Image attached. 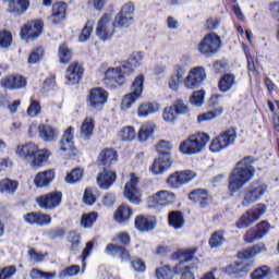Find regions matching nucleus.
<instances>
[{
    "label": "nucleus",
    "mask_w": 279,
    "mask_h": 279,
    "mask_svg": "<svg viewBox=\"0 0 279 279\" xmlns=\"http://www.w3.org/2000/svg\"><path fill=\"white\" fill-rule=\"evenodd\" d=\"M43 56H45V50L43 48H37L29 54L28 64H36V62L43 60Z\"/></svg>",
    "instance_id": "e2e57ef3"
},
{
    "label": "nucleus",
    "mask_w": 279,
    "mask_h": 279,
    "mask_svg": "<svg viewBox=\"0 0 279 279\" xmlns=\"http://www.w3.org/2000/svg\"><path fill=\"white\" fill-rule=\"evenodd\" d=\"M206 82V70L203 66L192 68L183 81V86L193 90L199 88Z\"/></svg>",
    "instance_id": "9b49d317"
},
{
    "label": "nucleus",
    "mask_w": 279,
    "mask_h": 279,
    "mask_svg": "<svg viewBox=\"0 0 279 279\" xmlns=\"http://www.w3.org/2000/svg\"><path fill=\"white\" fill-rule=\"evenodd\" d=\"M177 120L178 111L173 108V106L167 107L163 110V121H166V123H175Z\"/></svg>",
    "instance_id": "4d7b16f0"
},
{
    "label": "nucleus",
    "mask_w": 279,
    "mask_h": 279,
    "mask_svg": "<svg viewBox=\"0 0 279 279\" xmlns=\"http://www.w3.org/2000/svg\"><path fill=\"white\" fill-rule=\"evenodd\" d=\"M172 108H174V111H177L178 114H186L189 113V106L184 104V100H177Z\"/></svg>",
    "instance_id": "774afa93"
},
{
    "label": "nucleus",
    "mask_w": 279,
    "mask_h": 279,
    "mask_svg": "<svg viewBox=\"0 0 279 279\" xmlns=\"http://www.w3.org/2000/svg\"><path fill=\"white\" fill-rule=\"evenodd\" d=\"M12 45V34L8 31L0 32V47L8 49Z\"/></svg>",
    "instance_id": "bf43d9fd"
},
{
    "label": "nucleus",
    "mask_w": 279,
    "mask_h": 279,
    "mask_svg": "<svg viewBox=\"0 0 279 279\" xmlns=\"http://www.w3.org/2000/svg\"><path fill=\"white\" fill-rule=\"evenodd\" d=\"M36 204L44 210H56L62 204V192H50L36 198Z\"/></svg>",
    "instance_id": "ddd939ff"
},
{
    "label": "nucleus",
    "mask_w": 279,
    "mask_h": 279,
    "mask_svg": "<svg viewBox=\"0 0 279 279\" xmlns=\"http://www.w3.org/2000/svg\"><path fill=\"white\" fill-rule=\"evenodd\" d=\"M265 193H267V184L263 182H253L240 192L239 198L241 205L243 208H247L248 206H252V204H256V202L263 199Z\"/></svg>",
    "instance_id": "7ed1b4c3"
},
{
    "label": "nucleus",
    "mask_w": 279,
    "mask_h": 279,
    "mask_svg": "<svg viewBox=\"0 0 279 279\" xmlns=\"http://www.w3.org/2000/svg\"><path fill=\"white\" fill-rule=\"evenodd\" d=\"M262 238L258 236V231L256 229H250L244 235L245 243H254V241H260Z\"/></svg>",
    "instance_id": "69168bd1"
},
{
    "label": "nucleus",
    "mask_w": 279,
    "mask_h": 279,
    "mask_svg": "<svg viewBox=\"0 0 279 279\" xmlns=\"http://www.w3.org/2000/svg\"><path fill=\"white\" fill-rule=\"evenodd\" d=\"M108 102V92L101 87H95L90 89L88 94L87 104L90 108L99 110Z\"/></svg>",
    "instance_id": "dca6fc26"
},
{
    "label": "nucleus",
    "mask_w": 279,
    "mask_h": 279,
    "mask_svg": "<svg viewBox=\"0 0 279 279\" xmlns=\"http://www.w3.org/2000/svg\"><path fill=\"white\" fill-rule=\"evenodd\" d=\"M270 276L271 269L268 268V266H262L251 274L252 279H266L269 278Z\"/></svg>",
    "instance_id": "3c124183"
},
{
    "label": "nucleus",
    "mask_w": 279,
    "mask_h": 279,
    "mask_svg": "<svg viewBox=\"0 0 279 279\" xmlns=\"http://www.w3.org/2000/svg\"><path fill=\"white\" fill-rule=\"evenodd\" d=\"M80 274V266L72 265L66 267L65 269L61 270L59 274V278H72V276H76Z\"/></svg>",
    "instance_id": "13d9d810"
},
{
    "label": "nucleus",
    "mask_w": 279,
    "mask_h": 279,
    "mask_svg": "<svg viewBox=\"0 0 279 279\" xmlns=\"http://www.w3.org/2000/svg\"><path fill=\"white\" fill-rule=\"evenodd\" d=\"M145 83V76L140 74L132 83L131 93L124 95L121 101L122 110H130L138 99L143 97V84Z\"/></svg>",
    "instance_id": "39448f33"
},
{
    "label": "nucleus",
    "mask_w": 279,
    "mask_h": 279,
    "mask_svg": "<svg viewBox=\"0 0 279 279\" xmlns=\"http://www.w3.org/2000/svg\"><path fill=\"white\" fill-rule=\"evenodd\" d=\"M16 189H19V181L10 179H2L0 181V193H8L9 195H12L16 193Z\"/></svg>",
    "instance_id": "ea45409f"
},
{
    "label": "nucleus",
    "mask_w": 279,
    "mask_h": 279,
    "mask_svg": "<svg viewBox=\"0 0 279 279\" xmlns=\"http://www.w3.org/2000/svg\"><path fill=\"white\" fill-rule=\"evenodd\" d=\"M156 150L158 151L159 156H162V154H170L171 144L168 141L161 140L157 144Z\"/></svg>",
    "instance_id": "0e129e2a"
},
{
    "label": "nucleus",
    "mask_w": 279,
    "mask_h": 279,
    "mask_svg": "<svg viewBox=\"0 0 279 279\" xmlns=\"http://www.w3.org/2000/svg\"><path fill=\"white\" fill-rule=\"evenodd\" d=\"M167 184L170 186V189H180V186H184L182 183V177L180 174V171L172 173L167 179Z\"/></svg>",
    "instance_id": "864d4df0"
},
{
    "label": "nucleus",
    "mask_w": 279,
    "mask_h": 279,
    "mask_svg": "<svg viewBox=\"0 0 279 279\" xmlns=\"http://www.w3.org/2000/svg\"><path fill=\"white\" fill-rule=\"evenodd\" d=\"M234 141H236V131L234 129H228L211 141L209 150L213 154H219V151H223V149H228L230 145H233Z\"/></svg>",
    "instance_id": "6e6552de"
},
{
    "label": "nucleus",
    "mask_w": 279,
    "mask_h": 279,
    "mask_svg": "<svg viewBox=\"0 0 279 279\" xmlns=\"http://www.w3.org/2000/svg\"><path fill=\"white\" fill-rule=\"evenodd\" d=\"M156 129H157V126H156V123H154V122L144 123L137 133V138H138L140 143H147V141H149L150 136H154Z\"/></svg>",
    "instance_id": "2f4dec72"
},
{
    "label": "nucleus",
    "mask_w": 279,
    "mask_h": 279,
    "mask_svg": "<svg viewBox=\"0 0 279 279\" xmlns=\"http://www.w3.org/2000/svg\"><path fill=\"white\" fill-rule=\"evenodd\" d=\"M271 229V225L267 221H262L257 225L256 229L257 230V235L262 239L265 238L266 234L269 233V230Z\"/></svg>",
    "instance_id": "052dcab7"
},
{
    "label": "nucleus",
    "mask_w": 279,
    "mask_h": 279,
    "mask_svg": "<svg viewBox=\"0 0 279 279\" xmlns=\"http://www.w3.org/2000/svg\"><path fill=\"white\" fill-rule=\"evenodd\" d=\"M156 112H160V104L156 101L142 102L137 107V117L141 119L156 114Z\"/></svg>",
    "instance_id": "393cba45"
},
{
    "label": "nucleus",
    "mask_w": 279,
    "mask_h": 279,
    "mask_svg": "<svg viewBox=\"0 0 279 279\" xmlns=\"http://www.w3.org/2000/svg\"><path fill=\"white\" fill-rule=\"evenodd\" d=\"M82 75H84V68H82L78 62H73L66 70L65 82L69 86H73V84H80Z\"/></svg>",
    "instance_id": "aec40b11"
},
{
    "label": "nucleus",
    "mask_w": 279,
    "mask_h": 279,
    "mask_svg": "<svg viewBox=\"0 0 279 279\" xmlns=\"http://www.w3.org/2000/svg\"><path fill=\"white\" fill-rule=\"evenodd\" d=\"M206 82V70L203 66L192 68L183 81V86L193 90L199 88Z\"/></svg>",
    "instance_id": "f8f14e48"
},
{
    "label": "nucleus",
    "mask_w": 279,
    "mask_h": 279,
    "mask_svg": "<svg viewBox=\"0 0 279 279\" xmlns=\"http://www.w3.org/2000/svg\"><path fill=\"white\" fill-rule=\"evenodd\" d=\"M95 130V119L87 117L81 125V138H90Z\"/></svg>",
    "instance_id": "f704fd0d"
},
{
    "label": "nucleus",
    "mask_w": 279,
    "mask_h": 279,
    "mask_svg": "<svg viewBox=\"0 0 279 279\" xmlns=\"http://www.w3.org/2000/svg\"><path fill=\"white\" fill-rule=\"evenodd\" d=\"M59 58L62 64H69L71 62V58H73V53L66 44H62L59 46Z\"/></svg>",
    "instance_id": "49530a36"
},
{
    "label": "nucleus",
    "mask_w": 279,
    "mask_h": 279,
    "mask_svg": "<svg viewBox=\"0 0 279 279\" xmlns=\"http://www.w3.org/2000/svg\"><path fill=\"white\" fill-rule=\"evenodd\" d=\"M235 84L233 74H225L218 83V88L221 93H228L234 88Z\"/></svg>",
    "instance_id": "4c0bfd02"
},
{
    "label": "nucleus",
    "mask_w": 279,
    "mask_h": 279,
    "mask_svg": "<svg viewBox=\"0 0 279 279\" xmlns=\"http://www.w3.org/2000/svg\"><path fill=\"white\" fill-rule=\"evenodd\" d=\"M265 213H267V207H265V205H256L255 207L244 213L240 217L235 226L236 228H239V230L250 228V226H252V223H255V221H258V219H260L263 215H265Z\"/></svg>",
    "instance_id": "1a4fd4ad"
},
{
    "label": "nucleus",
    "mask_w": 279,
    "mask_h": 279,
    "mask_svg": "<svg viewBox=\"0 0 279 279\" xmlns=\"http://www.w3.org/2000/svg\"><path fill=\"white\" fill-rule=\"evenodd\" d=\"M73 149V128H68L60 141V151H71Z\"/></svg>",
    "instance_id": "72a5a7b5"
},
{
    "label": "nucleus",
    "mask_w": 279,
    "mask_h": 279,
    "mask_svg": "<svg viewBox=\"0 0 279 279\" xmlns=\"http://www.w3.org/2000/svg\"><path fill=\"white\" fill-rule=\"evenodd\" d=\"M50 157H51V150H49L47 148L39 149L37 147V151L34 155V157L29 163L31 168L32 169H40V167H43V165H45V162H47Z\"/></svg>",
    "instance_id": "a878e982"
},
{
    "label": "nucleus",
    "mask_w": 279,
    "mask_h": 279,
    "mask_svg": "<svg viewBox=\"0 0 279 279\" xmlns=\"http://www.w3.org/2000/svg\"><path fill=\"white\" fill-rule=\"evenodd\" d=\"M223 114V107L214 108L211 111H207L198 116V123H203L204 121H213V119H217V117H221Z\"/></svg>",
    "instance_id": "c03bdc74"
},
{
    "label": "nucleus",
    "mask_w": 279,
    "mask_h": 279,
    "mask_svg": "<svg viewBox=\"0 0 279 279\" xmlns=\"http://www.w3.org/2000/svg\"><path fill=\"white\" fill-rule=\"evenodd\" d=\"M141 179L136 174L131 173L129 175V181L125 183L123 195L131 204H141L142 193L138 184Z\"/></svg>",
    "instance_id": "9d476101"
},
{
    "label": "nucleus",
    "mask_w": 279,
    "mask_h": 279,
    "mask_svg": "<svg viewBox=\"0 0 279 279\" xmlns=\"http://www.w3.org/2000/svg\"><path fill=\"white\" fill-rule=\"evenodd\" d=\"M206 95V92L199 89L193 93V95L190 97V102L192 106H195L196 108H201V106H204V97Z\"/></svg>",
    "instance_id": "5fc2aeb1"
},
{
    "label": "nucleus",
    "mask_w": 279,
    "mask_h": 279,
    "mask_svg": "<svg viewBox=\"0 0 279 279\" xmlns=\"http://www.w3.org/2000/svg\"><path fill=\"white\" fill-rule=\"evenodd\" d=\"M94 25H95V22L93 20L87 21V23L85 24L84 28L82 29L78 36L80 43H86V40L90 38V34H93Z\"/></svg>",
    "instance_id": "de8ad7c7"
},
{
    "label": "nucleus",
    "mask_w": 279,
    "mask_h": 279,
    "mask_svg": "<svg viewBox=\"0 0 279 279\" xmlns=\"http://www.w3.org/2000/svg\"><path fill=\"white\" fill-rule=\"evenodd\" d=\"M181 179H182V184H189V182H192V180H195L197 178V173H195L193 170H184V171H179Z\"/></svg>",
    "instance_id": "680f3d73"
},
{
    "label": "nucleus",
    "mask_w": 279,
    "mask_h": 279,
    "mask_svg": "<svg viewBox=\"0 0 279 279\" xmlns=\"http://www.w3.org/2000/svg\"><path fill=\"white\" fill-rule=\"evenodd\" d=\"M175 203V194L167 190H161L149 197L151 208H165Z\"/></svg>",
    "instance_id": "2eb2a0df"
},
{
    "label": "nucleus",
    "mask_w": 279,
    "mask_h": 279,
    "mask_svg": "<svg viewBox=\"0 0 279 279\" xmlns=\"http://www.w3.org/2000/svg\"><path fill=\"white\" fill-rule=\"evenodd\" d=\"M39 112H40V102L36 100H32L27 109L28 117H38Z\"/></svg>",
    "instance_id": "338daca9"
},
{
    "label": "nucleus",
    "mask_w": 279,
    "mask_h": 279,
    "mask_svg": "<svg viewBox=\"0 0 279 279\" xmlns=\"http://www.w3.org/2000/svg\"><path fill=\"white\" fill-rule=\"evenodd\" d=\"M114 182H117V172L112 170L105 169L97 177V184L104 191H108V189H110Z\"/></svg>",
    "instance_id": "412c9836"
},
{
    "label": "nucleus",
    "mask_w": 279,
    "mask_h": 279,
    "mask_svg": "<svg viewBox=\"0 0 279 279\" xmlns=\"http://www.w3.org/2000/svg\"><path fill=\"white\" fill-rule=\"evenodd\" d=\"M210 141V136L206 133L192 134L180 144L181 154H186L187 156H193L199 154L206 149V145Z\"/></svg>",
    "instance_id": "f03ea898"
},
{
    "label": "nucleus",
    "mask_w": 279,
    "mask_h": 279,
    "mask_svg": "<svg viewBox=\"0 0 279 279\" xmlns=\"http://www.w3.org/2000/svg\"><path fill=\"white\" fill-rule=\"evenodd\" d=\"M134 71L130 65L109 68L105 73V82L109 88H117L125 84V77L132 75Z\"/></svg>",
    "instance_id": "20e7f679"
},
{
    "label": "nucleus",
    "mask_w": 279,
    "mask_h": 279,
    "mask_svg": "<svg viewBox=\"0 0 279 279\" xmlns=\"http://www.w3.org/2000/svg\"><path fill=\"white\" fill-rule=\"evenodd\" d=\"M252 269L250 264L234 263L226 268L229 276H241V274H247Z\"/></svg>",
    "instance_id": "c9c22d12"
},
{
    "label": "nucleus",
    "mask_w": 279,
    "mask_h": 279,
    "mask_svg": "<svg viewBox=\"0 0 279 279\" xmlns=\"http://www.w3.org/2000/svg\"><path fill=\"white\" fill-rule=\"evenodd\" d=\"M114 20H112V14L105 13L97 22L96 26V36H98L99 40H112L114 36Z\"/></svg>",
    "instance_id": "0eeeda50"
},
{
    "label": "nucleus",
    "mask_w": 279,
    "mask_h": 279,
    "mask_svg": "<svg viewBox=\"0 0 279 279\" xmlns=\"http://www.w3.org/2000/svg\"><path fill=\"white\" fill-rule=\"evenodd\" d=\"M38 132L39 138H41L44 143H53L54 141H58V136H60V132L49 124H39Z\"/></svg>",
    "instance_id": "5701e85b"
},
{
    "label": "nucleus",
    "mask_w": 279,
    "mask_h": 279,
    "mask_svg": "<svg viewBox=\"0 0 279 279\" xmlns=\"http://www.w3.org/2000/svg\"><path fill=\"white\" fill-rule=\"evenodd\" d=\"M29 8V0H11L9 2V10L13 12V14H25L27 9Z\"/></svg>",
    "instance_id": "473e14b6"
},
{
    "label": "nucleus",
    "mask_w": 279,
    "mask_h": 279,
    "mask_svg": "<svg viewBox=\"0 0 279 279\" xmlns=\"http://www.w3.org/2000/svg\"><path fill=\"white\" fill-rule=\"evenodd\" d=\"M196 253L197 247L181 250L173 255V258H177L178 260H180V263H186L191 260V258H193Z\"/></svg>",
    "instance_id": "37998d69"
},
{
    "label": "nucleus",
    "mask_w": 279,
    "mask_h": 279,
    "mask_svg": "<svg viewBox=\"0 0 279 279\" xmlns=\"http://www.w3.org/2000/svg\"><path fill=\"white\" fill-rule=\"evenodd\" d=\"M263 252H267V246L265 244H255L244 251L238 252V258L242 260H250V258H254V256H258V254H263Z\"/></svg>",
    "instance_id": "bb28decb"
},
{
    "label": "nucleus",
    "mask_w": 279,
    "mask_h": 279,
    "mask_svg": "<svg viewBox=\"0 0 279 279\" xmlns=\"http://www.w3.org/2000/svg\"><path fill=\"white\" fill-rule=\"evenodd\" d=\"M226 242V238H223V231H216L213 233L211 238L209 239L210 247H221V244Z\"/></svg>",
    "instance_id": "6e6d98bb"
},
{
    "label": "nucleus",
    "mask_w": 279,
    "mask_h": 279,
    "mask_svg": "<svg viewBox=\"0 0 279 279\" xmlns=\"http://www.w3.org/2000/svg\"><path fill=\"white\" fill-rule=\"evenodd\" d=\"M84 178V169L82 168H74L70 173L65 177L66 184H75L80 182Z\"/></svg>",
    "instance_id": "a18cd8bd"
},
{
    "label": "nucleus",
    "mask_w": 279,
    "mask_h": 279,
    "mask_svg": "<svg viewBox=\"0 0 279 279\" xmlns=\"http://www.w3.org/2000/svg\"><path fill=\"white\" fill-rule=\"evenodd\" d=\"M54 178L56 171L48 169L36 174L34 184L37 189H45V186H49L53 182Z\"/></svg>",
    "instance_id": "b1692460"
},
{
    "label": "nucleus",
    "mask_w": 279,
    "mask_h": 279,
    "mask_svg": "<svg viewBox=\"0 0 279 279\" xmlns=\"http://www.w3.org/2000/svg\"><path fill=\"white\" fill-rule=\"evenodd\" d=\"M36 151H38V145L34 143H26L24 145L17 146L15 154L19 156V158L29 160L36 156Z\"/></svg>",
    "instance_id": "c85d7f7f"
},
{
    "label": "nucleus",
    "mask_w": 279,
    "mask_h": 279,
    "mask_svg": "<svg viewBox=\"0 0 279 279\" xmlns=\"http://www.w3.org/2000/svg\"><path fill=\"white\" fill-rule=\"evenodd\" d=\"M32 279H53L56 278L57 274L53 272H46L38 268H33L29 272Z\"/></svg>",
    "instance_id": "09e8293b"
},
{
    "label": "nucleus",
    "mask_w": 279,
    "mask_h": 279,
    "mask_svg": "<svg viewBox=\"0 0 279 279\" xmlns=\"http://www.w3.org/2000/svg\"><path fill=\"white\" fill-rule=\"evenodd\" d=\"M191 266H183L182 263L177 265L174 269L169 266H163L156 270V277L158 279H173L175 274H181V279H195V274L191 271Z\"/></svg>",
    "instance_id": "423d86ee"
},
{
    "label": "nucleus",
    "mask_w": 279,
    "mask_h": 279,
    "mask_svg": "<svg viewBox=\"0 0 279 279\" xmlns=\"http://www.w3.org/2000/svg\"><path fill=\"white\" fill-rule=\"evenodd\" d=\"M151 171L155 175H162L165 171L171 169V153L159 155L153 162Z\"/></svg>",
    "instance_id": "6ab92c4d"
},
{
    "label": "nucleus",
    "mask_w": 279,
    "mask_h": 279,
    "mask_svg": "<svg viewBox=\"0 0 279 279\" xmlns=\"http://www.w3.org/2000/svg\"><path fill=\"white\" fill-rule=\"evenodd\" d=\"M254 178V167H252V158L245 157L236 163L234 170L229 177L230 193H238L241 191L250 180Z\"/></svg>",
    "instance_id": "f257e3e1"
},
{
    "label": "nucleus",
    "mask_w": 279,
    "mask_h": 279,
    "mask_svg": "<svg viewBox=\"0 0 279 279\" xmlns=\"http://www.w3.org/2000/svg\"><path fill=\"white\" fill-rule=\"evenodd\" d=\"M132 15H123L122 13H118L113 23L116 27H130V25H132Z\"/></svg>",
    "instance_id": "8fccbe9b"
},
{
    "label": "nucleus",
    "mask_w": 279,
    "mask_h": 279,
    "mask_svg": "<svg viewBox=\"0 0 279 279\" xmlns=\"http://www.w3.org/2000/svg\"><path fill=\"white\" fill-rule=\"evenodd\" d=\"M66 16V3L57 2L52 5V13L49 16L50 23L54 25L60 23V21H64Z\"/></svg>",
    "instance_id": "c756f323"
},
{
    "label": "nucleus",
    "mask_w": 279,
    "mask_h": 279,
    "mask_svg": "<svg viewBox=\"0 0 279 279\" xmlns=\"http://www.w3.org/2000/svg\"><path fill=\"white\" fill-rule=\"evenodd\" d=\"M117 160H119V156L114 149L110 148L102 149L98 156V165L102 167H111Z\"/></svg>",
    "instance_id": "cd10ccee"
},
{
    "label": "nucleus",
    "mask_w": 279,
    "mask_h": 279,
    "mask_svg": "<svg viewBox=\"0 0 279 279\" xmlns=\"http://www.w3.org/2000/svg\"><path fill=\"white\" fill-rule=\"evenodd\" d=\"M118 138L124 143L134 141L136 138V130L133 126H124L119 131Z\"/></svg>",
    "instance_id": "79ce46f5"
},
{
    "label": "nucleus",
    "mask_w": 279,
    "mask_h": 279,
    "mask_svg": "<svg viewBox=\"0 0 279 279\" xmlns=\"http://www.w3.org/2000/svg\"><path fill=\"white\" fill-rule=\"evenodd\" d=\"M97 213L95 211L84 214L81 218L82 228H93V225L97 221Z\"/></svg>",
    "instance_id": "603ef678"
},
{
    "label": "nucleus",
    "mask_w": 279,
    "mask_h": 279,
    "mask_svg": "<svg viewBox=\"0 0 279 279\" xmlns=\"http://www.w3.org/2000/svg\"><path fill=\"white\" fill-rule=\"evenodd\" d=\"M43 34V21H32L25 24L21 29L22 40H34Z\"/></svg>",
    "instance_id": "f3484780"
},
{
    "label": "nucleus",
    "mask_w": 279,
    "mask_h": 279,
    "mask_svg": "<svg viewBox=\"0 0 279 279\" xmlns=\"http://www.w3.org/2000/svg\"><path fill=\"white\" fill-rule=\"evenodd\" d=\"M24 221L32 226H49L51 223V216L44 213H28L24 215Z\"/></svg>",
    "instance_id": "4be33fe9"
},
{
    "label": "nucleus",
    "mask_w": 279,
    "mask_h": 279,
    "mask_svg": "<svg viewBox=\"0 0 279 279\" xmlns=\"http://www.w3.org/2000/svg\"><path fill=\"white\" fill-rule=\"evenodd\" d=\"M221 47V37L217 34L211 33L204 37V39L198 45V51L204 56H214L219 51Z\"/></svg>",
    "instance_id": "4468645a"
},
{
    "label": "nucleus",
    "mask_w": 279,
    "mask_h": 279,
    "mask_svg": "<svg viewBox=\"0 0 279 279\" xmlns=\"http://www.w3.org/2000/svg\"><path fill=\"white\" fill-rule=\"evenodd\" d=\"M135 228H137L140 232H149L156 228V220L151 217L140 215L135 218Z\"/></svg>",
    "instance_id": "7c9ffc66"
},
{
    "label": "nucleus",
    "mask_w": 279,
    "mask_h": 279,
    "mask_svg": "<svg viewBox=\"0 0 279 279\" xmlns=\"http://www.w3.org/2000/svg\"><path fill=\"white\" fill-rule=\"evenodd\" d=\"M189 199L196 202V204H201V206H206V204H208V199H210V196L206 190H194L192 193H190Z\"/></svg>",
    "instance_id": "e433bc0d"
},
{
    "label": "nucleus",
    "mask_w": 279,
    "mask_h": 279,
    "mask_svg": "<svg viewBox=\"0 0 279 279\" xmlns=\"http://www.w3.org/2000/svg\"><path fill=\"white\" fill-rule=\"evenodd\" d=\"M2 88H9L10 90H19L27 86V78L23 75H9L0 81Z\"/></svg>",
    "instance_id": "a211bd4d"
},
{
    "label": "nucleus",
    "mask_w": 279,
    "mask_h": 279,
    "mask_svg": "<svg viewBox=\"0 0 279 279\" xmlns=\"http://www.w3.org/2000/svg\"><path fill=\"white\" fill-rule=\"evenodd\" d=\"M169 223L174 230H180V228H184V216L180 211H172L169 214Z\"/></svg>",
    "instance_id": "a19ab883"
},
{
    "label": "nucleus",
    "mask_w": 279,
    "mask_h": 279,
    "mask_svg": "<svg viewBox=\"0 0 279 279\" xmlns=\"http://www.w3.org/2000/svg\"><path fill=\"white\" fill-rule=\"evenodd\" d=\"M130 217H132V208L125 205H121L114 213V219L118 223L130 221Z\"/></svg>",
    "instance_id": "58836bf2"
}]
</instances>
